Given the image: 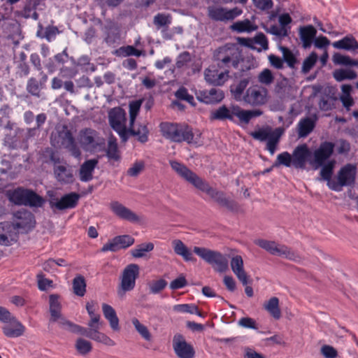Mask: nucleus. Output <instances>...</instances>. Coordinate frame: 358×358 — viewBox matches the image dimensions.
I'll return each mask as SVG.
<instances>
[{"label": "nucleus", "instance_id": "nucleus-1", "mask_svg": "<svg viewBox=\"0 0 358 358\" xmlns=\"http://www.w3.org/2000/svg\"><path fill=\"white\" fill-rule=\"evenodd\" d=\"M171 168L181 177L192 184L199 190L206 192L211 199L222 206H227L229 201L222 192L211 187L208 183L203 180L184 164L176 161L170 162Z\"/></svg>", "mask_w": 358, "mask_h": 358}, {"label": "nucleus", "instance_id": "nucleus-2", "mask_svg": "<svg viewBox=\"0 0 358 358\" xmlns=\"http://www.w3.org/2000/svg\"><path fill=\"white\" fill-rule=\"evenodd\" d=\"M313 160L312 152L306 144L297 145L292 153L285 151L276 157V160L273 166L278 167L281 165L286 167H294L296 169L304 170L306 169V164Z\"/></svg>", "mask_w": 358, "mask_h": 358}, {"label": "nucleus", "instance_id": "nucleus-3", "mask_svg": "<svg viewBox=\"0 0 358 358\" xmlns=\"http://www.w3.org/2000/svg\"><path fill=\"white\" fill-rule=\"evenodd\" d=\"M160 129L162 135L171 141L176 143L185 141L189 144L201 145V134L197 131L193 132L192 129L186 124L162 123Z\"/></svg>", "mask_w": 358, "mask_h": 358}, {"label": "nucleus", "instance_id": "nucleus-4", "mask_svg": "<svg viewBox=\"0 0 358 358\" xmlns=\"http://www.w3.org/2000/svg\"><path fill=\"white\" fill-rule=\"evenodd\" d=\"M262 114L263 111L260 109L244 110L238 106H232L230 108H228L225 106H222L211 111L210 119L212 120H233L235 116L241 122L248 124L252 118L259 117Z\"/></svg>", "mask_w": 358, "mask_h": 358}, {"label": "nucleus", "instance_id": "nucleus-5", "mask_svg": "<svg viewBox=\"0 0 358 358\" xmlns=\"http://www.w3.org/2000/svg\"><path fill=\"white\" fill-rule=\"evenodd\" d=\"M213 58L220 67L237 68L241 59V52L238 45L227 43L215 50Z\"/></svg>", "mask_w": 358, "mask_h": 358}, {"label": "nucleus", "instance_id": "nucleus-6", "mask_svg": "<svg viewBox=\"0 0 358 358\" xmlns=\"http://www.w3.org/2000/svg\"><path fill=\"white\" fill-rule=\"evenodd\" d=\"M6 196L11 203L16 205L38 208L45 203V199L34 191L21 187L8 190Z\"/></svg>", "mask_w": 358, "mask_h": 358}, {"label": "nucleus", "instance_id": "nucleus-7", "mask_svg": "<svg viewBox=\"0 0 358 358\" xmlns=\"http://www.w3.org/2000/svg\"><path fill=\"white\" fill-rule=\"evenodd\" d=\"M193 250L199 257L212 265L215 271L219 273H224L227 271L229 268L228 259L221 252L197 246H195Z\"/></svg>", "mask_w": 358, "mask_h": 358}, {"label": "nucleus", "instance_id": "nucleus-8", "mask_svg": "<svg viewBox=\"0 0 358 358\" xmlns=\"http://www.w3.org/2000/svg\"><path fill=\"white\" fill-rule=\"evenodd\" d=\"M284 131V129L282 127L273 129L270 127H266L252 132L251 136L259 141H266V150L273 155L276 151Z\"/></svg>", "mask_w": 358, "mask_h": 358}, {"label": "nucleus", "instance_id": "nucleus-9", "mask_svg": "<svg viewBox=\"0 0 358 358\" xmlns=\"http://www.w3.org/2000/svg\"><path fill=\"white\" fill-rule=\"evenodd\" d=\"M140 274V267L136 264H128L122 271L120 275V283L117 294L123 297L126 292L132 291L136 286V281Z\"/></svg>", "mask_w": 358, "mask_h": 358}, {"label": "nucleus", "instance_id": "nucleus-10", "mask_svg": "<svg viewBox=\"0 0 358 358\" xmlns=\"http://www.w3.org/2000/svg\"><path fill=\"white\" fill-rule=\"evenodd\" d=\"M357 175V166L348 164L341 168L334 181L329 183V188L336 192H340L343 187L349 186L355 182Z\"/></svg>", "mask_w": 358, "mask_h": 358}, {"label": "nucleus", "instance_id": "nucleus-11", "mask_svg": "<svg viewBox=\"0 0 358 358\" xmlns=\"http://www.w3.org/2000/svg\"><path fill=\"white\" fill-rule=\"evenodd\" d=\"M255 243L272 255L294 261H296L299 258V255L289 248L285 245L278 244L275 241L258 239Z\"/></svg>", "mask_w": 358, "mask_h": 358}, {"label": "nucleus", "instance_id": "nucleus-12", "mask_svg": "<svg viewBox=\"0 0 358 358\" xmlns=\"http://www.w3.org/2000/svg\"><path fill=\"white\" fill-rule=\"evenodd\" d=\"M110 127L118 134L123 142L127 141V129L126 126V113L121 108L111 109L108 114Z\"/></svg>", "mask_w": 358, "mask_h": 358}, {"label": "nucleus", "instance_id": "nucleus-13", "mask_svg": "<svg viewBox=\"0 0 358 358\" xmlns=\"http://www.w3.org/2000/svg\"><path fill=\"white\" fill-rule=\"evenodd\" d=\"M268 97L266 88L259 85H253L246 89L243 102L251 106H260L267 103Z\"/></svg>", "mask_w": 358, "mask_h": 358}, {"label": "nucleus", "instance_id": "nucleus-14", "mask_svg": "<svg viewBox=\"0 0 358 358\" xmlns=\"http://www.w3.org/2000/svg\"><path fill=\"white\" fill-rule=\"evenodd\" d=\"M334 147V143L331 142L321 143L318 148L312 154L313 157V160L310 162V165L315 170L319 169L332 155Z\"/></svg>", "mask_w": 358, "mask_h": 358}, {"label": "nucleus", "instance_id": "nucleus-15", "mask_svg": "<svg viewBox=\"0 0 358 358\" xmlns=\"http://www.w3.org/2000/svg\"><path fill=\"white\" fill-rule=\"evenodd\" d=\"M50 312L51 315L50 321L57 322L62 327L72 331L73 324L66 320L61 314V303L59 296L52 294L49 298Z\"/></svg>", "mask_w": 358, "mask_h": 358}, {"label": "nucleus", "instance_id": "nucleus-16", "mask_svg": "<svg viewBox=\"0 0 358 358\" xmlns=\"http://www.w3.org/2000/svg\"><path fill=\"white\" fill-rule=\"evenodd\" d=\"M243 13L242 9L234 8L227 9L220 6H211L208 8V16L213 20L226 22L233 20Z\"/></svg>", "mask_w": 358, "mask_h": 358}, {"label": "nucleus", "instance_id": "nucleus-17", "mask_svg": "<svg viewBox=\"0 0 358 358\" xmlns=\"http://www.w3.org/2000/svg\"><path fill=\"white\" fill-rule=\"evenodd\" d=\"M280 25H271L270 27L263 25L264 30L281 40L289 35L290 27L289 24L292 22V18L288 13L282 14L278 17Z\"/></svg>", "mask_w": 358, "mask_h": 358}, {"label": "nucleus", "instance_id": "nucleus-18", "mask_svg": "<svg viewBox=\"0 0 358 358\" xmlns=\"http://www.w3.org/2000/svg\"><path fill=\"white\" fill-rule=\"evenodd\" d=\"M72 331L79 333L83 336H85L97 343H101L106 346L112 347L115 345V342L112 340L104 333H102L99 330L87 331L86 328L82 327L78 325H73Z\"/></svg>", "mask_w": 358, "mask_h": 358}, {"label": "nucleus", "instance_id": "nucleus-19", "mask_svg": "<svg viewBox=\"0 0 358 358\" xmlns=\"http://www.w3.org/2000/svg\"><path fill=\"white\" fill-rule=\"evenodd\" d=\"M14 223L12 224L14 225L15 230L22 229L24 232H27L35 225L34 215L27 210L16 212L14 214Z\"/></svg>", "mask_w": 358, "mask_h": 358}, {"label": "nucleus", "instance_id": "nucleus-20", "mask_svg": "<svg viewBox=\"0 0 358 358\" xmlns=\"http://www.w3.org/2000/svg\"><path fill=\"white\" fill-rule=\"evenodd\" d=\"M135 242L134 238L129 235L117 236L101 248V252H116L121 249H125L132 245Z\"/></svg>", "mask_w": 358, "mask_h": 358}, {"label": "nucleus", "instance_id": "nucleus-21", "mask_svg": "<svg viewBox=\"0 0 358 358\" xmlns=\"http://www.w3.org/2000/svg\"><path fill=\"white\" fill-rule=\"evenodd\" d=\"M173 348L179 358H194V357L195 352L193 347L187 343L180 334L174 336Z\"/></svg>", "mask_w": 358, "mask_h": 358}, {"label": "nucleus", "instance_id": "nucleus-22", "mask_svg": "<svg viewBox=\"0 0 358 358\" xmlns=\"http://www.w3.org/2000/svg\"><path fill=\"white\" fill-rule=\"evenodd\" d=\"M17 239V234L12 223H0V245L8 246L16 242Z\"/></svg>", "mask_w": 358, "mask_h": 358}, {"label": "nucleus", "instance_id": "nucleus-23", "mask_svg": "<svg viewBox=\"0 0 358 358\" xmlns=\"http://www.w3.org/2000/svg\"><path fill=\"white\" fill-rule=\"evenodd\" d=\"M207 83L217 86L222 85L229 78V71L220 72L215 66H210L204 71Z\"/></svg>", "mask_w": 358, "mask_h": 358}, {"label": "nucleus", "instance_id": "nucleus-24", "mask_svg": "<svg viewBox=\"0 0 358 358\" xmlns=\"http://www.w3.org/2000/svg\"><path fill=\"white\" fill-rule=\"evenodd\" d=\"M231 268L239 281L243 285L249 283V277L244 269V263L241 255H235L232 257L230 262Z\"/></svg>", "mask_w": 358, "mask_h": 358}, {"label": "nucleus", "instance_id": "nucleus-25", "mask_svg": "<svg viewBox=\"0 0 358 358\" xmlns=\"http://www.w3.org/2000/svg\"><path fill=\"white\" fill-rule=\"evenodd\" d=\"M110 206L112 211L121 219L131 222H136L140 220L138 216L136 213L118 201H112Z\"/></svg>", "mask_w": 358, "mask_h": 358}, {"label": "nucleus", "instance_id": "nucleus-26", "mask_svg": "<svg viewBox=\"0 0 358 358\" xmlns=\"http://www.w3.org/2000/svg\"><path fill=\"white\" fill-rule=\"evenodd\" d=\"M3 334L9 338H17L23 335L25 327L15 317H13L8 322H6L2 327Z\"/></svg>", "mask_w": 358, "mask_h": 358}, {"label": "nucleus", "instance_id": "nucleus-27", "mask_svg": "<svg viewBox=\"0 0 358 358\" xmlns=\"http://www.w3.org/2000/svg\"><path fill=\"white\" fill-rule=\"evenodd\" d=\"M196 97L201 102L212 104L221 101L224 99V94L222 90L213 88L210 90L200 91Z\"/></svg>", "mask_w": 358, "mask_h": 358}, {"label": "nucleus", "instance_id": "nucleus-28", "mask_svg": "<svg viewBox=\"0 0 358 358\" xmlns=\"http://www.w3.org/2000/svg\"><path fill=\"white\" fill-rule=\"evenodd\" d=\"M317 120L316 115L301 118L297 124L299 138L307 137L315 129Z\"/></svg>", "mask_w": 358, "mask_h": 358}, {"label": "nucleus", "instance_id": "nucleus-29", "mask_svg": "<svg viewBox=\"0 0 358 358\" xmlns=\"http://www.w3.org/2000/svg\"><path fill=\"white\" fill-rule=\"evenodd\" d=\"M97 132L92 129H85L79 133L78 141L85 150L95 148L97 145L96 139Z\"/></svg>", "mask_w": 358, "mask_h": 358}, {"label": "nucleus", "instance_id": "nucleus-30", "mask_svg": "<svg viewBox=\"0 0 358 358\" xmlns=\"http://www.w3.org/2000/svg\"><path fill=\"white\" fill-rule=\"evenodd\" d=\"M79 198L78 194L72 192L63 196L59 200L52 203L51 206L55 207L58 210L73 208L76 206Z\"/></svg>", "mask_w": 358, "mask_h": 358}, {"label": "nucleus", "instance_id": "nucleus-31", "mask_svg": "<svg viewBox=\"0 0 358 358\" xmlns=\"http://www.w3.org/2000/svg\"><path fill=\"white\" fill-rule=\"evenodd\" d=\"M99 163L98 159H92L85 161L79 170L80 180L83 182H88L92 180L94 171Z\"/></svg>", "mask_w": 358, "mask_h": 358}, {"label": "nucleus", "instance_id": "nucleus-32", "mask_svg": "<svg viewBox=\"0 0 358 358\" xmlns=\"http://www.w3.org/2000/svg\"><path fill=\"white\" fill-rule=\"evenodd\" d=\"M171 245L174 252L177 255L182 257L185 262H192L195 260L191 250L181 240L174 239L172 241Z\"/></svg>", "mask_w": 358, "mask_h": 358}, {"label": "nucleus", "instance_id": "nucleus-33", "mask_svg": "<svg viewBox=\"0 0 358 358\" xmlns=\"http://www.w3.org/2000/svg\"><path fill=\"white\" fill-rule=\"evenodd\" d=\"M317 31L313 25L301 27L299 29V37L304 48L311 46Z\"/></svg>", "mask_w": 358, "mask_h": 358}, {"label": "nucleus", "instance_id": "nucleus-34", "mask_svg": "<svg viewBox=\"0 0 358 358\" xmlns=\"http://www.w3.org/2000/svg\"><path fill=\"white\" fill-rule=\"evenodd\" d=\"M62 144L65 148L71 152V155L74 157L79 158L80 157V150L78 147L72 134L69 131L64 132V136L62 138Z\"/></svg>", "mask_w": 358, "mask_h": 358}, {"label": "nucleus", "instance_id": "nucleus-35", "mask_svg": "<svg viewBox=\"0 0 358 358\" xmlns=\"http://www.w3.org/2000/svg\"><path fill=\"white\" fill-rule=\"evenodd\" d=\"M54 174L57 180L61 183L69 184L73 181L72 171L70 169H67L65 166H55Z\"/></svg>", "mask_w": 358, "mask_h": 358}, {"label": "nucleus", "instance_id": "nucleus-36", "mask_svg": "<svg viewBox=\"0 0 358 358\" xmlns=\"http://www.w3.org/2000/svg\"><path fill=\"white\" fill-rule=\"evenodd\" d=\"M102 311L105 318L109 322L111 329L113 331H119V319L115 309L108 304L103 303Z\"/></svg>", "mask_w": 358, "mask_h": 358}, {"label": "nucleus", "instance_id": "nucleus-37", "mask_svg": "<svg viewBox=\"0 0 358 358\" xmlns=\"http://www.w3.org/2000/svg\"><path fill=\"white\" fill-rule=\"evenodd\" d=\"M127 133V139L130 136H134L138 138L141 143H145L148 140V129L145 125L140 124L138 128L134 127V124L131 126L129 124Z\"/></svg>", "mask_w": 358, "mask_h": 358}, {"label": "nucleus", "instance_id": "nucleus-38", "mask_svg": "<svg viewBox=\"0 0 358 358\" xmlns=\"http://www.w3.org/2000/svg\"><path fill=\"white\" fill-rule=\"evenodd\" d=\"M334 48L340 50H358V42L352 36H347L341 40L333 43Z\"/></svg>", "mask_w": 358, "mask_h": 358}, {"label": "nucleus", "instance_id": "nucleus-39", "mask_svg": "<svg viewBox=\"0 0 358 358\" xmlns=\"http://www.w3.org/2000/svg\"><path fill=\"white\" fill-rule=\"evenodd\" d=\"M248 83V79L244 78L231 87V92L236 101H243V96Z\"/></svg>", "mask_w": 358, "mask_h": 358}, {"label": "nucleus", "instance_id": "nucleus-40", "mask_svg": "<svg viewBox=\"0 0 358 358\" xmlns=\"http://www.w3.org/2000/svg\"><path fill=\"white\" fill-rule=\"evenodd\" d=\"M264 309L275 320H279L281 317V311L279 308V299L275 297H271L264 304Z\"/></svg>", "mask_w": 358, "mask_h": 358}, {"label": "nucleus", "instance_id": "nucleus-41", "mask_svg": "<svg viewBox=\"0 0 358 358\" xmlns=\"http://www.w3.org/2000/svg\"><path fill=\"white\" fill-rule=\"evenodd\" d=\"M342 94L340 96V100L343 107L349 111L354 105L355 101L350 95L352 87L350 85H343L341 86Z\"/></svg>", "mask_w": 358, "mask_h": 358}, {"label": "nucleus", "instance_id": "nucleus-42", "mask_svg": "<svg viewBox=\"0 0 358 358\" xmlns=\"http://www.w3.org/2000/svg\"><path fill=\"white\" fill-rule=\"evenodd\" d=\"M333 77L338 82L345 80H354L357 77L355 71L350 69H336L333 72Z\"/></svg>", "mask_w": 358, "mask_h": 358}, {"label": "nucleus", "instance_id": "nucleus-43", "mask_svg": "<svg viewBox=\"0 0 358 358\" xmlns=\"http://www.w3.org/2000/svg\"><path fill=\"white\" fill-rule=\"evenodd\" d=\"M154 244L152 243H144L136 245L131 250V255L134 258L144 257L147 252L152 251Z\"/></svg>", "mask_w": 358, "mask_h": 358}, {"label": "nucleus", "instance_id": "nucleus-44", "mask_svg": "<svg viewBox=\"0 0 358 358\" xmlns=\"http://www.w3.org/2000/svg\"><path fill=\"white\" fill-rule=\"evenodd\" d=\"M106 155L108 159L114 161H118L120 158L117 139L114 136H111L108 139Z\"/></svg>", "mask_w": 358, "mask_h": 358}, {"label": "nucleus", "instance_id": "nucleus-45", "mask_svg": "<svg viewBox=\"0 0 358 358\" xmlns=\"http://www.w3.org/2000/svg\"><path fill=\"white\" fill-rule=\"evenodd\" d=\"M334 160H329L327 163L324 164L321 166L320 176L324 180L327 182V185L329 187V183L331 181H334V178H331L334 168L335 166Z\"/></svg>", "mask_w": 358, "mask_h": 358}, {"label": "nucleus", "instance_id": "nucleus-46", "mask_svg": "<svg viewBox=\"0 0 358 358\" xmlns=\"http://www.w3.org/2000/svg\"><path fill=\"white\" fill-rule=\"evenodd\" d=\"M73 289L76 295L83 296L86 292V282L85 278L78 275L73 280Z\"/></svg>", "mask_w": 358, "mask_h": 358}, {"label": "nucleus", "instance_id": "nucleus-47", "mask_svg": "<svg viewBox=\"0 0 358 358\" xmlns=\"http://www.w3.org/2000/svg\"><path fill=\"white\" fill-rule=\"evenodd\" d=\"M131 323L134 325L136 331L140 336L145 341H150L152 338L151 334L148 327L142 324L137 318L134 317L131 320Z\"/></svg>", "mask_w": 358, "mask_h": 358}, {"label": "nucleus", "instance_id": "nucleus-48", "mask_svg": "<svg viewBox=\"0 0 358 358\" xmlns=\"http://www.w3.org/2000/svg\"><path fill=\"white\" fill-rule=\"evenodd\" d=\"M173 310L177 313L196 314L199 316H201V313L197 306L194 304H177L173 306Z\"/></svg>", "mask_w": 358, "mask_h": 358}, {"label": "nucleus", "instance_id": "nucleus-49", "mask_svg": "<svg viewBox=\"0 0 358 358\" xmlns=\"http://www.w3.org/2000/svg\"><path fill=\"white\" fill-rule=\"evenodd\" d=\"M333 62L336 64L345 66H358V60L352 59L349 56L342 55L340 53H335L333 55Z\"/></svg>", "mask_w": 358, "mask_h": 358}, {"label": "nucleus", "instance_id": "nucleus-50", "mask_svg": "<svg viewBox=\"0 0 358 358\" xmlns=\"http://www.w3.org/2000/svg\"><path fill=\"white\" fill-rule=\"evenodd\" d=\"M43 87V83L38 82L36 78H31L27 84V90L31 95L38 97L41 89Z\"/></svg>", "mask_w": 358, "mask_h": 358}, {"label": "nucleus", "instance_id": "nucleus-51", "mask_svg": "<svg viewBox=\"0 0 358 358\" xmlns=\"http://www.w3.org/2000/svg\"><path fill=\"white\" fill-rule=\"evenodd\" d=\"M231 28L238 32H250L255 29V27L249 20L236 22L232 24Z\"/></svg>", "mask_w": 358, "mask_h": 358}, {"label": "nucleus", "instance_id": "nucleus-52", "mask_svg": "<svg viewBox=\"0 0 358 358\" xmlns=\"http://www.w3.org/2000/svg\"><path fill=\"white\" fill-rule=\"evenodd\" d=\"M142 104L141 100H136L129 103V123L132 126L139 113Z\"/></svg>", "mask_w": 358, "mask_h": 358}, {"label": "nucleus", "instance_id": "nucleus-53", "mask_svg": "<svg viewBox=\"0 0 358 358\" xmlns=\"http://www.w3.org/2000/svg\"><path fill=\"white\" fill-rule=\"evenodd\" d=\"M317 58V55L315 52H311L309 56L304 59L301 67V71L303 73H308L315 66Z\"/></svg>", "mask_w": 358, "mask_h": 358}, {"label": "nucleus", "instance_id": "nucleus-54", "mask_svg": "<svg viewBox=\"0 0 358 358\" xmlns=\"http://www.w3.org/2000/svg\"><path fill=\"white\" fill-rule=\"evenodd\" d=\"M76 348L79 354L85 355L91 352L92 346L90 341L83 338H78L76 343Z\"/></svg>", "mask_w": 358, "mask_h": 358}, {"label": "nucleus", "instance_id": "nucleus-55", "mask_svg": "<svg viewBox=\"0 0 358 358\" xmlns=\"http://www.w3.org/2000/svg\"><path fill=\"white\" fill-rule=\"evenodd\" d=\"M279 49L281 51L283 59L287 65L291 68H294L296 63V59L293 52L286 47L280 46Z\"/></svg>", "mask_w": 358, "mask_h": 358}, {"label": "nucleus", "instance_id": "nucleus-56", "mask_svg": "<svg viewBox=\"0 0 358 358\" xmlns=\"http://www.w3.org/2000/svg\"><path fill=\"white\" fill-rule=\"evenodd\" d=\"M175 96L180 100L186 101L192 106H195L194 96L188 93L187 90L184 87H180L175 93Z\"/></svg>", "mask_w": 358, "mask_h": 358}, {"label": "nucleus", "instance_id": "nucleus-57", "mask_svg": "<svg viewBox=\"0 0 358 358\" xmlns=\"http://www.w3.org/2000/svg\"><path fill=\"white\" fill-rule=\"evenodd\" d=\"M171 23V17L170 15L158 13L154 17V24L158 27L167 26Z\"/></svg>", "mask_w": 358, "mask_h": 358}, {"label": "nucleus", "instance_id": "nucleus-58", "mask_svg": "<svg viewBox=\"0 0 358 358\" xmlns=\"http://www.w3.org/2000/svg\"><path fill=\"white\" fill-rule=\"evenodd\" d=\"M145 163L143 161H136L127 170V174L131 177H136L143 170Z\"/></svg>", "mask_w": 358, "mask_h": 358}, {"label": "nucleus", "instance_id": "nucleus-59", "mask_svg": "<svg viewBox=\"0 0 358 358\" xmlns=\"http://www.w3.org/2000/svg\"><path fill=\"white\" fill-rule=\"evenodd\" d=\"M191 61V55L189 52L185 51L180 53L177 57L176 66L178 69H182L186 66L188 63Z\"/></svg>", "mask_w": 358, "mask_h": 358}, {"label": "nucleus", "instance_id": "nucleus-60", "mask_svg": "<svg viewBox=\"0 0 358 358\" xmlns=\"http://www.w3.org/2000/svg\"><path fill=\"white\" fill-rule=\"evenodd\" d=\"M167 285V282L164 279H160L156 281L152 282L150 286V292L152 294H158L162 290H163L166 286Z\"/></svg>", "mask_w": 358, "mask_h": 358}, {"label": "nucleus", "instance_id": "nucleus-61", "mask_svg": "<svg viewBox=\"0 0 358 358\" xmlns=\"http://www.w3.org/2000/svg\"><path fill=\"white\" fill-rule=\"evenodd\" d=\"M258 80L261 83L266 85L271 84L273 80L271 71L268 69H264L259 73Z\"/></svg>", "mask_w": 358, "mask_h": 358}, {"label": "nucleus", "instance_id": "nucleus-62", "mask_svg": "<svg viewBox=\"0 0 358 358\" xmlns=\"http://www.w3.org/2000/svg\"><path fill=\"white\" fill-rule=\"evenodd\" d=\"M110 29H113V32H108L107 36L105 38L106 42L108 44H113L116 43L117 40L119 39V29L117 27L113 26Z\"/></svg>", "mask_w": 358, "mask_h": 358}, {"label": "nucleus", "instance_id": "nucleus-63", "mask_svg": "<svg viewBox=\"0 0 358 358\" xmlns=\"http://www.w3.org/2000/svg\"><path fill=\"white\" fill-rule=\"evenodd\" d=\"M321 353L325 358H336L338 356L336 350L330 345H323L321 348Z\"/></svg>", "mask_w": 358, "mask_h": 358}, {"label": "nucleus", "instance_id": "nucleus-64", "mask_svg": "<svg viewBox=\"0 0 358 358\" xmlns=\"http://www.w3.org/2000/svg\"><path fill=\"white\" fill-rule=\"evenodd\" d=\"M38 286L40 290H46L48 287L52 286V281L45 278L43 275L39 273L37 275Z\"/></svg>", "mask_w": 358, "mask_h": 358}]
</instances>
